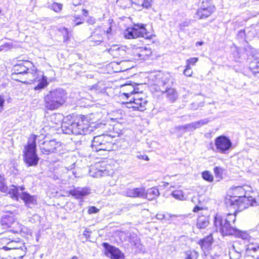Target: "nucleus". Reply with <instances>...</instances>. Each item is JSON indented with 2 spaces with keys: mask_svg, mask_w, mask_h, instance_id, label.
<instances>
[{
  "mask_svg": "<svg viewBox=\"0 0 259 259\" xmlns=\"http://www.w3.org/2000/svg\"><path fill=\"white\" fill-rule=\"evenodd\" d=\"M93 126L89 124L88 119L81 117L71 124L64 123L62 125L63 133L65 134L87 135L93 131Z\"/></svg>",
  "mask_w": 259,
  "mask_h": 259,
  "instance_id": "obj_1",
  "label": "nucleus"
},
{
  "mask_svg": "<svg viewBox=\"0 0 259 259\" xmlns=\"http://www.w3.org/2000/svg\"><path fill=\"white\" fill-rule=\"evenodd\" d=\"M66 93L62 89L51 91L44 97V106L48 110H53L65 102Z\"/></svg>",
  "mask_w": 259,
  "mask_h": 259,
  "instance_id": "obj_2",
  "label": "nucleus"
},
{
  "mask_svg": "<svg viewBox=\"0 0 259 259\" xmlns=\"http://www.w3.org/2000/svg\"><path fill=\"white\" fill-rule=\"evenodd\" d=\"M224 222V217L217 214L214 220V225L217 231H219L224 235H235L237 237L246 240L248 237V234L246 232H242Z\"/></svg>",
  "mask_w": 259,
  "mask_h": 259,
  "instance_id": "obj_3",
  "label": "nucleus"
},
{
  "mask_svg": "<svg viewBox=\"0 0 259 259\" xmlns=\"http://www.w3.org/2000/svg\"><path fill=\"white\" fill-rule=\"evenodd\" d=\"M234 191L238 192L240 195L243 196H239L232 197L230 200L231 205L238 209V211H242L244 209L248 208L249 206H254L257 205V202L252 197L245 196V189L242 187H236Z\"/></svg>",
  "mask_w": 259,
  "mask_h": 259,
  "instance_id": "obj_4",
  "label": "nucleus"
},
{
  "mask_svg": "<svg viewBox=\"0 0 259 259\" xmlns=\"http://www.w3.org/2000/svg\"><path fill=\"white\" fill-rule=\"evenodd\" d=\"M35 139V136H33L32 138H30L27 145L24 147L23 151L24 161L27 166H36L39 159L36 152Z\"/></svg>",
  "mask_w": 259,
  "mask_h": 259,
  "instance_id": "obj_5",
  "label": "nucleus"
},
{
  "mask_svg": "<svg viewBox=\"0 0 259 259\" xmlns=\"http://www.w3.org/2000/svg\"><path fill=\"white\" fill-rule=\"evenodd\" d=\"M113 138L110 135L102 134L94 137L91 147L93 151H111L113 148Z\"/></svg>",
  "mask_w": 259,
  "mask_h": 259,
  "instance_id": "obj_6",
  "label": "nucleus"
},
{
  "mask_svg": "<svg viewBox=\"0 0 259 259\" xmlns=\"http://www.w3.org/2000/svg\"><path fill=\"white\" fill-rule=\"evenodd\" d=\"M124 36L126 38L132 39L137 37H144L151 39L152 35L144 26V25H135L134 27H128L124 31Z\"/></svg>",
  "mask_w": 259,
  "mask_h": 259,
  "instance_id": "obj_7",
  "label": "nucleus"
},
{
  "mask_svg": "<svg viewBox=\"0 0 259 259\" xmlns=\"http://www.w3.org/2000/svg\"><path fill=\"white\" fill-rule=\"evenodd\" d=\"M133 97L130 100L129 102L127 103L128 108H132L135 110L143 111L146 109V106L147 104V100L142 94V91L140 90V92H136L132 96Z\"/></svg>",
  "mask_w": 259,
  "mask_h": 259,
  "instance_id": "obj_8",
  "label": "nucleus"
},
{
  "mask_svg": "<svg viewBox=\"0 0 259 259\" xmlns=\"http://www.w3.org/2000/svg\"><path fill=\"white\" fill-rule=\"evenodd\" d=\"M215 10L212 0H203L202 4L196 13L199 19L206 18L209 16Z\"/></svg>",
  "mask_w": 259,
  "mask_h": 259,
  "instance_id": "obj_9",
  "label": "nucleus"
},
{
  "mask_svg": "<svg viewBox=\"0 0 259 259\" xmlns=\"http://www.w3.org/2000/svg\"><path fill=\"white\" fill-rule=\"evenodd\" d=\"M214 145L218 152L226 154L232 147V143L226 136H220L215 138Z\"/></svg>",
  "mask_w": 259,
  "mask_h": 259,
  "instance_id": "obj_10",
  "label": "nucleus"
},
{
  "mask_svg": "<svg viewBox=\"0 0 259 259\" xmlns=\"http://www.w3.org/2000/svg\"><path fill=\"white\" fill-rule=\"evenodd\" d=\"M61 143L55 140L46 141L40 146L41 152L45 154L57 152L60 150Z\"/></svg>",
  "mask_w": 259,
  "mask_h": 259,
  "instance_id": "obj_11",
  "label": "nucleus"
},
{
  "mask_svg": "<svg viewBox=\"0 0 259 259\" xmlns=\"http://www.w3.org/2000/svg\"><path fill=\"white\" fill-rule=\"evenodd\" d=\"M139 84L135 83H125L120 85V93L121 96L125 97L128 99L133 94L136 92H140V89L138 87Z\"/></svg>",
  "mask_w": 259,
  "mask_h": 259,
  "instance_id": "obj_12",
  "label": "nucleus"
},
{
  "mask_svg": "<svg viewBox=\"0 0 259 259\" xmlns=\"http://www.w3.org/2000/svg\"><path fill=\"white\" fill-rule=\"evenodd\" d=\"M122 193L127 197L145 198V188L144 187L134 188H127L122 191Z\"/></svg>",
  "mask_w": 259,
  "mask_h": 259,
  "instance_id": "obj_13",
  "label": "nucleus"
},
{
  "mask_svg": "<svg viewBox=\"0 0 259 259\" xmlns=\"http://www.w3.org/2000/svg\"><path fill=\"white\" fill-rule=\"evenodd\" d=\"M103 246L106 249V255L111 259H124V255L120 250L107 243H104Z\"/></svg>",
  "mask_w": 259,
  "mask_h": 259,
  "instance_id": "obj_14",
  "label": "nucleus"
},
{
  "mask_svg": "<svg viewBox=\"0 0 259 259\" xmlns=\"http://www.w3.org/2000/svg\"><path fill=\"white\" fill-rule=\"evenodd\" d=\"M90 175L95 178H99L109 175V171L101 163H96L94 165L90 166L89 170Z\"/></svg>",
  "mask_w": 259,
  "mask_h": 259,
  "instance_id": "obj_15",
  "label": "nucleus"
},
{
  "mask_svg": "<svg viewBox=\"0 0 259 259\" xmlns=\"http://www.w3.org/2000/svg\"><path fill=\"white\" fill-rule=\"evenodd\" d=\"M259 245H250L246 249L245 259H259Z\"/></svg>",
  "mask_w": 259,
  "mask_h": 259,
  "instance_id": "obj_16",
  "label": "nucleus"
},
{
  "mask_svg": "<svg viewBox=\"0 0 259 259\" xmlns=\"http://www.w3.org/2000/svg\"><path fill=\"white\" fill-rule=\"evenodd\" d=\"M90 190L87 188L77 187L69 191V194L74 197L76 199H82L89 194Z\"/></svg>",
  "mask_w": 259,
  "mask_h": 259,
  "instance_id": "obj_17",
  "label": "nucleus"
},
{
  "mask_svg": "<svg viewBox=\"0 0 259 259\" xmlns=\"http://www.w3.org/2000/svg\"><path fill=\"white\" fill-rule=\"evenodd\" d=\"M105 33V30H103L100 27H99L96 28L95 30L92 34L89 39L90 41L94 42L95 45H99L103 41V35Z\"/></svg>",
  "mask_w": 259,
  "mask_h": 259,
  "instance_id": "obj_18",
  "label": "nucleus"
},
{
  "mask_svg": "<svg viewBox=\"0 0 259 259\" xmlns=\"http://www.w3.org/2000/svg\"><path fill=\"white\" fill-rule=\"evenodd\" d=\"M20 198L23 200L25 205L28 207L31 208L36 204V197L34 195H31L26 192H23L21 193Z\"/></svg>",
  "mask_w": 259,
  "mask_h": 259,
  "instance_id": "obj_19",
  "label": "nucleus"
},
{
  "mask_svg": "<svg viewBox=\"0 0 259 259\" xmlns=\"http://www.w3.org/2000/svg\"><path fill=\"white\" fill-rule=\"evenodd\" d=\"M41 72L38 70L35 66H32L30 68H28V70L26 73V78L30 81H36L39 78Z\"/></svg>",
  "mask_w": 259,
  "mask_h": 259,
  "instance_id": "obj_20",
  "label": "nucleus"
},
{
  "mask_svg": "<svg viewBox=\"0 0 259 259\" xmlns=\"http://www.w3.org/2000/svg\"><path fill=\"white\" fill-rule=\"evenodd\" d=\"M245 50L247 55L252 56L253 58L252 62L253 63H259V52L250 46H246Z\"/></svg>",
  "mask_w": 259,
  "mask_h": 259,
  "instance_id": "obj_21",
  "label": "nucleus"
},
{
  "mask_svg": "<svg viewBox=\"0 0 259 259\" xmlns=\"http://www.w3.org/2000/svg\"><path fill=\"white\" fill-rule=\"evenodd\" d=\"M159 195L158 189L156 187H152L145 191V197L149 200H153L157 198Z\"/></svg>",
  "mask_w": 259,
  "mask_h": 259,
  "instance_id": "obj_22",
  "label": "nucleus"
},
{
  "mask_svg": "<svg viewBox=\"0 0 259 259\" xmlns=\"http://www.w3.org/2000/svg\"><path fill=\"white\" fill-rule=\"evenodd\" d=\"M239 243L238 242H235V244L232 246V248L230 249V251L229 252L230 254H235V257L236 258H239L241 256L242 252L245 250V246H243L241 247H238Z\"/></svg>",
  "mask_w": 259,
  "mask_h": 259,
  "instance_id": "obj_23",
  "label": "nucleus"
},
{
  "mask_svg": "<svg viewBox=\"0 0 259 259\" xmlns=\"http://www.w3.org/2000/svg\"><path fill=\"white\" fill-rule=\"evenodd\" d=\"M148 50L146 48H137L135 50L134 53H136L135 55V59L139 60L144 59L145 56H148L151 54L150 51H148V53L146 52Z\"/></svg>",
  "mask_w": 259,
  "mask_h": 259,
  "instance_id": "obj_24",
  "label": "nucleus"
},
{
  "mask_svg": "<svg viewBox=\"0 0 259 259\" xmlns=\"http://www.w3.org/2000/svg\"><path fill=\"white\" fill-rule=\"evenodd\" d=\"M166 94V97L171 102H174L177 99L178 95L175 89L173 88H167L164 92Z\"/></svg>",
  "mask_w": 259,
  "mask_h": 259,
  "instance_id": "obj_25",
  "label": "nucleus"
},
{
  "mask_svg": "<svg viewBox=\"0 0 259 259\" xmlns=\"http://www.w3.org/2000/svg\"><path fill=\"white\" fill-rule=\"evenodd\" d=\"M39 82L37 85L34 88L35 90H40L46 88L48 84L47 77L44 76L42 73L40 74L39 78L36 79Z\"/></svg>",
  "mask_w": 259,
  "mask_h": 259,
  "instance_id": "obj_26",
  "label": "nucleus"
},
{
  "mask_svg": "<svg viewBox=\"0 0 259 259\" xmlns=\"http://www.w3.org/2000/svg\"><path fill=\"white\" fill-rule=\"evenodd\" d=\"M11 197L16 200H18L19 196H21V193H19L18 187L12 185L10 186V188H8V192Z\"/></svg>",
  "mask_w": 259,
  "mask_h": 259,
  "instance_id": "obj_27",
  "label": "nucleus"
},
{
  "mask_svg": "<svg viewBox=\"0 0 259 259\" xmlns=\"http://www.w3.org/2000/svg\"><path fill=\"white\" fill-rule=\"evenodd\" d=\"M209 224L208 218L206 216H199L197 219V226L198 228L204 229Z\"/></svg>",
  "mask_w": 259,
  "mask_h": 259,
  "instance_id": "obj_28",
  "label": "nucleus"
},
{
  "mask_svg": "<svg viewBox=\"0 0 259 259\" xmlns=\"http://www.w3.org/2000/svg\"><path fill=\"white\" fill-rule=\"evenodd\" d=\"M108 52L114 58H117L121 55V53L123 52V50L121 49L117 45H113L108 50Z\"/></svg>",
  "mask_w": 259,
  "mask_h": 259,
  "instance_id": "obj_29",
  "label": "nucleus"
},
{
  "mask_svg": "<svg viewBox=\"0 0 259 259\" xmlns=\"http://www.w3.org/2000/svg\"><path fill=\"white\" fill-rule=\"evenodd\" d=\"M26 248L24 245L21 246L20 248H17L16 249L12 251V254H14V258H22L25 255Z\"/></svg>",
  "mask_w": 259,
  "mask_h": 259,
  "instance_id": "obj_30",
  "label": "nucleus"
},
{
  "mask_svg": "<svg viewBox=\"0 0 259 259\" xmlns=\"http://www.w3.org/2000/svg\"><path fill=\"white\" fill-rule=\"evenodd\" d=\"M24 244H23L21 242H17L15 241H10L9 239V242L8 243V245L6 247L7 250H12L13 251L17 248H20L21 246H23Z\"/></svg>",
  "mask_w": 259,
  "mask_h": 259,
  "instance_id": "obj_31",
  "label": "nucleus"
},
{
  "mask_svg": "<svg viewBox=\"0 0 259 259\" xmlns=\"http://www.w3.org/2000/svg\"><path fill=\"white\" fill-rule=\"evenodd\" d=\"M132 3L144 8H148L152 5L151 0H131Z\"/></svg>",
  "mask_w": 259,
  "mask_h": 259,
  "instance_id": "obj_32",
  "label": "nucleus"
},
{
  "mask_svg": "<svg viewBox=\"0 0 259 259\" xmlns=\"http://www.w3.org/2000/svg\"><path fill=\"white\" fill-rule=\"evenodd\" d=\"M48 8L51 10H53L56 13L60 12L63 8V5L60 3L53 2L51 3L48 2Z\"/></svg>",
  "mask_w": 259,
  "mask_h": 259,
  "instance_id": "obj_33",
  "label": "nucleus"
},
{
  "mask_svg": "<svg viewBox=\"0 0 259 259\" xmlns=\"http://www.w3.org/2000/svg\"><path fill=\"white\" fill-rule=\"evenodd\" d=\"M161 83L163 87H165V89H166L172 84V79L169 75L166 74L161 78Z\"/></svg>",
  "mask_w": 259,
  "mask_h": 259,
  "instance_id": "obj_34",
  "label": "nucleus"
},
{
  "mask_svg": "<svg viewBox=\"0 0 259 259\" xmlns=\"http://www.w3.org/2000/svg\"><path fill=\"white\" fill-rule=\"evenodd\" d=\"M132 1L131 0H117L116 4L120 7L125 9L130 7L132 5Z\"/></svg>",
  "mask_w": 259,
  "mask_h": 259,
  "instance_id": "obj_35",
  "label": "nucleus"
},
{
  "mask_svg": "<svg viewBox=\"0 0 259 259\" xmlns=\"http://www.w3.org/2000/svg\"><path fill=\"white\" fill-rule=\"evenodd\" d=\"M14 67L15 68L19 67V68H14V74L25 75L28 70V68L25 66H14Z\"/></svg>",
  "mask_w": 259,
  "mask_h": 259,
  "instance_id": "obj_36",
  "label": "nucleus"
},
{
  "mask_svg": "<svg viewBox=\"0 0 259 259\" xmlns=\"http://www.w3.org/2000/svg\"><path fill=\"white\" fill-rule=\"evenodd\" d=\"M236 212L234 214L228 213L227 216L224 217L225 223H228L230 226H232L231 223H234L236 220Z\"/></svg>",
  "mask_w": 259,
  "mask_h": 259,
  "instance_id": "obj_37",
  "label": "nucleus"
},
{
  "mask_svg": "<svg viewBox=\"0 0 259 259\" xmlns=\"http://www.w3.org/2000/svg\"><path fill=\"white\" fill-rule=\"evenodd\" d=\"M104 84L102 82H98L97 84H94L92 86L91 90H95L97 92H102L104 90Z\"/></svg>",
  "mask_w": 259,
  "mask_h": 259,
  "instance_id": "obj_38",
  "label": "nucleus"
},
{
  "mask_svg": "<svg viewBox=\"0 0 259 259\" xmlns=\"http://www.w3.org/2000/svg\"><path fill=\"white\" fill-rule=\"evenodd\" d=\"M0 191L4 193H7L8 188L6 185V180L0 176Z\"/></svg>",
  "mask_w": 259,
  "mask_h": 259,
  "instance_id": "obj_39",
  "label": "nucleus"
},
{
  "mask_svg": "<svg viewBox=\"0 0 259 259\" xmlns=\"http://www.w3.org/2000/svg\"><path fill=\"white\" fill-rule=\"evenodd\" d=\"M171 195L176 199L183 200L184 199V194L182 190H176L171 193Z\"/></svg>",
  "mask_w": 259,
  "mask_h": 259,
  "instance_id": "obj_40",
  "label": "nucleus"
},
{
  "mask_svg": "<svg viewBox=\"0 0 259 259\" xmlns=\"http://www.w3.org/2000/svg\"><path fill=\"white\" fill-rule=\"evenodd\" d=\"M185 259H198L199 254L195 251H188L186 252Z\"/></svg>",
  "mask_w": 259,
  "mask_h": 259,
  "instance_id": "obj_41",
  "label": "nucleus"
},
{
  "mask_svg": "<svg viewBox=\"0 0 259 259\" xmlns=\"http://www.w3.org/2000/svg\"><path fill=\"white\" fill-rule=\"evenodd\" d=\"M209 122V120L208 118H205L199 121L194 122V124L195 127V130L196 128H199L202 126L206 124Z\"/></svg>",
  "mask_w": 259,
  "mask_h": 259,
  "instance_id": "obj_42",
  "label": "nucleus"
},
{
  "mask_svg": "<svg viewBox=\"0 0 259 259\" xmlns=\"http://www.w3.org/2000/svg\"><path fill=\"white\" fill-rule=\"evenodd\" d=\"M202 176L204 180L209 182H211L213 180V176L208 171H205L203 172L202 174Z\"/></svg>",
  "mask_w": 259,
  "mask_h": 259,
  "instance_id": "obj_43",
  "label": "nucleus"
},
{
  "mask_svg": "<svg viewBox=\"0 0 259 259\" xmlns=\"http://www.w3.org/2000/svg\"><path fill=\"white\" fill-rule=\"evenodd\" d=\"M106 69H105L104 73H108V74H112L114 72H118L121 71V70L119 69H114L113 67V66H104Z\"/></svg>",
  "mask_w": 259,
  "mask_h": 259,
  "instance_id": "obj_44",
  "label": "nucleus"
},
{
  "mask_svg": "<svg viewBox=\"0 0 259 259\" xmlns=\"http://www.w3.org/2000/svg\"><path fill=\"white\" fill-rule=\"evenodd\" d=\"M8 242L9 239L7 238L0 239V249H4L5 250H7L6 247L8 245Z\"/></svg>",
  "mask_w": 259,
  "mask_h": 259,
  "instance_id": "obj_45",
  "label": "nucleus"
},
{
  "mask_svg": "<svg viewBox=\"0 0 259 259\" xmlns=\"http://www.w3.org/2000/svg\"><path fill=\"white\" fill-rule=\"evenodd\" d=\"M184 74L187 76H191L193 71L190 66H186V68L184 70Z\"/></svg>",
  "mask_w": 259,
  "mask_h": 259,
  "instance_id": "obj_46",
  "label": "nucleus"
},
{
  "mask_svg": "<svg viewBox=\"0 0 259 259\" xmlns=\"http://www.w3.org/2000/svg\"><path fill=\"white\" fill-rule=\"evenodd\" d=\"M177 217V215L175 214H172L169 213H166L164 214V220L166 221H169L171 220L173 218H175Z\"/></svg>",
  "mask_w": 259,
  "mask_h": 259,
  "instance_id": "obj_47",
  "label": "nucleus"
},
{
  "mask_svg": "<svg viewBox=\"0 0 259 259\" xmlns=\"http://www.w3.org/2000/svg\"><path fill=\"white\" fill-rule=\"evenodd\" d=\"M99 211V209H98L95 206H91L89 207L88 212L89 214H92V213H96Z\"/></svg>",
  "mask_w": 259,
  "mask_h": 259,
  "instance_id": "obj_48",
  "label": "nucleus"
},
{
  "mask_svg": "<svg viewBox=\"0 0 259 259\" xmlns=\"http://www.w3.org/2000/svg\"><path fill=\"white\" fill-rule=\"evenodd\" d=\"M198 61V58L193 57L190 58L187 61V65H193L196 63Z\"/></svg>",
  "mask_w": 259,
  "mask_h": 259,
  "instance_id": "obj_49",
  "label": "nucleus"
},
{
  "mask_svg": "<svg viewBox=\"0 0 259 259\" xmlns=\"http://www.w3.org/2000/svg\"><path fill=\"white\" fill-rule=\"evenodd\" d=\"M11 48L12 47L9 44H5L4 45L0 47V51L3 50L7 51Z\"/></svg>",
  "mask_w": 259,
  "mask_h": 259,
  "instance_id": "obj_50",
  "label": "nucleus"
},
{
  "mask_svg": "<svg viewBox=\"0 0 259 259\" xmlns=\"http://www.w3.org/2000/svg\"><path fill=\"white\" fill-rule=\"evenodd\" d=\"M5 103V99L3 96L0 95V113L4 109V104Z\"/></svg>",
  "mask_w": 259,
  "mask_h": 259,
  "instance_id": "obj_51",
  "label": "nucleus"
},
{
  "mask_svg": "<svg viewBox=\"0 0 259 259\" xmlns=\"http://www.w3.org/2000/svg\"><path fill=\"white\" fill-rule=\"evenodd\" d=\"M186 128H187V131H192L195 130V127L194 124V122L186 124Z\"/></svg>",
  "mask_w": 259,
  "mask_h": 259,
  "instance_id": "obj_52",
  "label": "nucleus"
},
{
  "mask_svg": "<svg viewBox=\"0 0 259 259\" xmlns=\"http://www.w3.org/2000/svg\"><path fill=\"white\" fill-rule=\"evenodd\" d=\"M73 21L74 22V26L80 25L83 23L82 20L79 18H75Z\"/></svg>",
  "mask_w": 259,
  "mask_h": 259,
  "instance_id": "obj_53",
  "label": "nucleus"
},
{
  "mask_svg": "<svg viewBox=\"0 0 259 259\" xmlns=\"http://www.w3.org/2000/svg\"><path fill=\"white\" fill-rule=\"evenodd\" d=\"M156 218L158 220H164V214H163L162 213H158L156 215Z\"/></svg>",
  "mask_w": 259,
  "mask_h": 259,
  "instance_id": "obj_54",
  "label": "nucleus"
},
{
  "mask_svg": "<svg viewBox=\"0 0 259 259\" xmlns=\"http://www.w3.org/2000/svg\"><path fill=\"white\" fill-rule=\"evenodd\" d=\"M177 129L180 131H183L184 132H185L187 131V128H186V124H185L184 125L179 126L177 127Z\"/></svg>",
  "mask_w": 259,
  "mask_h": 259,
  "instance_id": "obj_55",
  "label": "nucleus"
},
{
  "mask_svg": "<svg viewBox=\"0 0 259 259\" xmlns=\"http://www.w3.org/2000/svg\"><path fill=\"white\" fill-rule=\"evenodd\" d=\"M111 31H112V29H111V27H109L108 29V30H107L106 31H105V33H106L107 37L108 39H110V36L111 35Z\"/></svg>",
  "mask_w": 259,
  "mask_h": 259,
  "instance_id": "obj_56",
  "label": "nucleus"
},
{
  "mask_svg": "<svg viewBox=\"0 0 259 259\" xmlns=\"http://www.w3.org/2000/svg\"><path fill=\"white\" fill-rule=\"evenodd\" d=\"M199 106L197 104L192 103L191 105V108L193 110H196L198 109Z\"/></svg>",
  "mask_w": 259,
  "mask_h": 259,
  "instance_id": "obj_57",
  "label": "nucleus"
},
{
  "mask_svg": "<svg viewBox=\"0 0 259 259\" xmlns=\"http://www.w3.org/2000/svg\"><path fill=\"white\" fill-rule=\"evenodd\" d=\"M259 66H256V71H254V70H252V73L255 75H257V74H259Z\"/></svg>",
  "mask_w": 259,
  "mask_h": 259,
  "instance_id": "obj_58",
  "label": "nucleus"
},
{
  "mask_svg": "<svg viewBox=\"0 0 259 259\" xmlns=\"http://www.w3.org/2000/svg\"><path fill=\"white\" fill-rule=\"evenodd\" d=\"M201 209H202L201 207H200L199 206H196L193 209V211L196 212H198L200 210H201Z\"/></svg>",
  "mask_w": 259,
  "mask_h": 259,
  "instance_id": "obj_59",
  "label": "nucleus"
},
{
  "mask_svg": "<svg viewBox=\"0 0 259 259\" xmlns=\"http://www.w3.org/2000/svg\"><path fill=\"white\" fill-rule=\"evenodd\" d=\"M221 170V169L218 167H215L214 168V172L216 175H218Z\"/></svg>",
  "mask_w": 259,
  "mask_h": 259,
  "instance_id": "obj_60",
  "label": "nucleus"
},
{
  "mask_svg": "<svg viewBox=\"0 0 259 259\" xmlns=\"http://www.w3.org/2000/svg\"><path fill=\"white\" fill-rule=\"evenodd\" d=\"M88 22L89 24L93 25V24H94L95 23V19H91L88 20Z\"/></svg>",
  "mask_w": 259,
  "mask_h": 259,
  "instance_id": "obj_61",
  "label": "nucleus"
},
{
  "mask_svg": "<svg viewBox=\"0 0 259 259\" xmlns=\"http://www.w3.org/2000/svg\"><path fill=\"white\" fill-rule=\"evenodd\" d=\"M18 187V190H20L21 191V193H22L23 192H24V190L25 189V188L24 186H19V187Z\"/></svg>",
  "mask_w": 259,
  "mask_h": 259,
  "instance_id": "obj_62",
  "label": "nucleus"
},
{
  "mask_svg": "<svg viewBox=\"0 0 259 259\" xmlns=\"http://www.w3.org/2000/svg\"><path fill=\"white\" fill-rule=\"evenodd\" d=\"M198 199L197 198V197H196V196H194L192 198V201L193 202V203H196L197 201H198Z\"/></svg>",
  "mask_w": 259,
  "mask_h": 259,
  "instance_id": "obj_63",
  "label": "nucleus"
},
{
  "mask_svg": "<svg viewBox=\"0 0 259 259\" xmlns=\"http://www.w3.org/2000/svg\"><path fill=\"white\" fill-rule=\"evenodd\" d=\"M74 163L68 167H66V168L68 170H71L74 167Z\"/></svg>",
  "mask_w": 259,
  "mask_h": 259,
  "instance_id": "obj_64",
  "label": "nucleus"
}]
</instances>
